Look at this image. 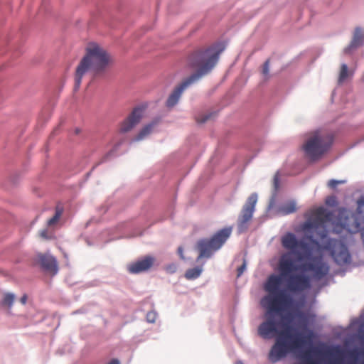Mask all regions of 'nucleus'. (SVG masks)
<instances>
[{
    "label": "nucleus",
    "instance_id": "7",
    "mask_svg": "<svg viewBox=\"0 0 364 364\" xmlns=\"http://www.w3.org/2000/svg\"><path fill=\"white\" fill-rule=\"evenodd\" d=\"M282 245L284 248L296 255L299 260L309 259L311 256L309 245L303 240H297L291 232H287L282 237Z\"/></svg>",
    "mask_w": 364,
    "mask_h": 364
},
{
    "label": "nucleus",
    "instance_id": "24",
    "mask_svg": "<svg viewBox=\"0 0 364 364\" xmlns=\"http://www.w3.org/2000/svg\"><path fill=\"white\" fill-rule=\"evenodd\" d=\"M346 181H343V180L338 181V180L331 179L328 182V186L329 188L334 189L337 187L338 185L343 184Z\"/></svg>",
    "mask_w": 364,
    "mask_h": 364
},
{
    "label": "nucleus",
    "instance_id": "29",
    "mask_svg": "<svg viewBox=\"0 0 364 364\" xmlns=\"http://www.w3.org/2000/svg\"><path fill=\"white\" fill-rule=\"evenodd\" d=\"M210 117H211V114H206V115L203 116V118L198 119L197 122L198 123H204L206 121H208L210 118Z\"/></svg>",
    "mask_w": 364,
    "mask_h": 364
},
{
    "label": "nucleus",
    "instance_id": "30",
    "mask_svg": "<svg viewBox=\"0 0 364 364\" xmlns=\"http://www.w3.org/2000/svg\"><path fill=\"white\" fill-rule=\"evenodd\" d=\"M178 253L181 259H185L184 255H183V250L182 247H179L178 248Z\"/></svg>",
    "mask_w": 364,
    "mask_h": 364
},
{
    "label": "nucleus",
    "instance_id": "12",
    "mask_svg": "<svg viewBox=\"0 0 364 364\" xmlns=\"http://www.w3.org/2000/svg\"><path fill=\"white\" fill-rule=\"evenodd\" d=\"M90 73L93 74L92 68L87 64L84 58H82L76 67L74 76V90L75 91L80 88L82 79Z\"/></svg>",
    "mask_w": 364,
    "mask_h": 364
},
{
    "label": "nucleus",
    "instance_id": "9",
    "mask_svg": "<svg viewBox=\"0 0 364 364\" xmlns=\"http://www.w3.org/2000/svg\"><path fill=\"white\" fill-rule=\"evenodd\" d=\"M300 268L305 272H311L314 278L318 280L323 279L329 272L328 265L321 258H315L311 262L304 263Z\"/></svg>",
    "mask_w": 364,
    "mask_h": 364
},
{
    "label": "nucleus",
    "instance_id": "19",
    "mask_svg": "<svg viewBox=\"0 0 364 364\" xmlns=\"http://www.w3.org/2000/svg\"><path fill=\"white\" fill-rule=\"evenodd\" d=\"M63 210L60 208H57L55 210V215L50 218L47 222V225L48 228L52 227L55 225L59 220L61 215H62Z\"/></svg>",
    "mask_w": 364,
    "mask_h": 364
},
{
    "label": "nucleus",
    "instance_id": "37",
    "mask_svg": "<svg viewBox=\"0 0 364 364\" xmlns=\"http://www.w3.org/2000/svg\"><path fill=\"white\" fill-rule=\"evenodd\" d=\"M235 364H243V363H242V361H240V360H239V361H237V362L235 363Z\"/></svg>",
    "mask_w": 364,
    "mask_h": 364
},
{
    "label": "nucleus",
    "instance_id": "33",
    "mask_svg": "<svg viewBox=\"0 0 364 364\" xmlns=\"http://www.w3.org/2000/svg\"><path fill=\"white\" fill-rule=\"evenodd\" d=\"M176 269V267L175 264L170 265L167 267V269H169L171 272H174Z\"/></svg>",
    "mask_w": 364,
    "mask_h": 364
},
{
    "label": "nucleus",
    "instance_id": "13",
    "mask_svg": "<svg viewBox=\"0 0 364 364\" xmlns=\"http://www.w3.org/2000/svg\"><path fill=\"white\" fill-rule=\"evenodd\" d=\"M39 262L41 267L47 272L55 274L58 272V264L56 259L47 255H41L38 257Z\"/></svg>",
    "mask_w": 364,
    "mask_h": 364
},
{
    "label": "nucleus",
    "instance_id": "23",
    "mask_svg": "<svg viewBox=\"0 0 364 364\" xmlns=\"http://www.w3.org/2000/svg\"><path fill=\"white\" fill-rule=\"evenodd\" d=\"M351 221H352V216L346 217V220L342 224V226L343 227V228L346 229L348 231H349L350 232L352 233L353 231H352V223H351Z\"/></svg>",
    "mask_w": 364,
    "mask_h": 364
},
{
    "label": "nucleus",
    "instance_id": "28",
    "mask_svg": "<svg viewBox=\"0 0 364 364\" xmlns=\"http://www.w3.org/2000/svg\"><path fill=\"white\" fill-rule=\"evenodd\" d=\"M279 173L277 172L274 176V188L277 190L279 187Z\"/></svg>",
    "mask_w": 364,
    "mask_h": 364
},
{
    "label": "nucleus",
    "instance_id": "4",
    "mask_svg": "<svg viewBox=\"0 0 364 364\" xmlns=\"http://www.w3.org/2000/svg\"><path fill=\"white\" fill-rule=\"evenodd\" d=\"M332 143L333 138L330 134L316 131L311 134L302 148L306 156L315 161L328 151Z\"/></svg>",
    "mask_w": 364,
    "mask_h": 364
},
{
    "label": "nucleus",
    "instance_id": "36",
    "mask_svg": "<svg viewBox=\"0 0 364 364\" xmlns=\"http://www.w3.org/2000/svg\"><path fill=\"white\" fill-rule=\"evenodd\" d=\"M361 236H362L363 240L364 241V230L361 232Z\"/></svg>",
    "mask_w": 364,
    "mask_h": 364
},
{
    "label": "nucleus",
    "instance_id": "15",
    "mask_svg": "<svg viewBox=\"0 0 364 364\" xmlns=\"http://www.w3.org/2000/svg\"><path fill=\"white\" fill-rule=\"evenodd\" d=\"M296 202L294 200H289L282 204L278 208V213L281 215H287L296 212Z\"/></svg>",
    "mask_w": 364,
    "mask_h": 364
},
{
    "label": "nucleus",
    "instance_id": "31",
    "mask_svg": "<svg viewBox=\"0 0 364 364\" xmlns=\"http://www.w3.org/2000/svg\"><path fill=\"white\" fill-rule=\"evenodd\" d=\"M107 364H120V362L118 359H112Z\"/></svg>",
    "mask_w": 364,
    "mask_h": 364
},
{
    "label": "nucleus",
    "instance_id": "10",
    "mask_svg": "<svg viewBox=\"0 0 364 364\" xmlns=\"http://www.w3.org/2000/svg\"><path fill=\"white\" fill-rule=\"evenodd\" d=\"M143 109L140 107L134 108L130 114L120 124L119 131L125 134L131 131L141 120Z\"/></svg>",
    "mask_w": 364,
    "mask_h": 364
},
{
    "label": "nucleus",
    "instance_id": "35",
    "mask_svg": "<svg viewBox=\"0 0 364 364\" xmlns=\"http://www.w3.org/2000/svg\"><path fill=\"white\" fill-rule=\"evenodd\" d=\"M358 230H359V224H358V223L355 222V230H353V232H358Z\"/></svg>",
    "mask_w": 364,
    "mask_h": 364
},
{
    "label": "nucleus",
    "instance_id": "5",
    "mask_svg": "<svg viewBox=\"0 0 364 364\" xmlns=\"http://www.w3.org/2000/svg\"><path fill=\"white\" fill-rule=\"evenodd\" d=\"M232 232V228H225L218 231L210 239L199 240L196 245L198 252L196 261L203 258H209L213 253L220 249L229 238Z\"/></svg>",
    "mask_w": 364,
    "mask_h": 364
},
{
    "label": "nucleus",
    "instance_id": "3",
    "mask_svg": "<svg viewBox=\"0 0 364 364\" xmlns=\"http://www.w3.org/2000/svg\"><path fill=\"white\" fill-rule=\"evenodd\" d=\"M222 49L214 46L199 49L192 53L187 58V65L196 72L177 86L166 100V106L173 107L178 102L183 92L194 82L208 74L216 65Z\"/></svg>",
    "mask_w": 364,
    "mask_h": 364
},
{
    "label": "nucleus",
    "instance_id": "18",
    "mask_svg": "<svg viewBox=\"0 0 364 364\" xmlns=\"http://www.w3.org/2000/svg\"><path fill=\"white\" fill-rule=\"evenodd\" d=\"M154 125L155 123H151L145 126L137 134V136L135 138V140L139 141L145 138L146 136H148L151 132Z\"/></svg>",
    "mask_w": 364,
    "mask_h": 364
},
{
    "label": "nucleus",
    "instance_id": "16",
    "mask_svg": "<svg viewBox=\"0 0 364 364\" xmlns=\"http://www.w3.org/2000/svg\"><path fill=\"white\" fill-rule=\"evenodd\" d=\"M203 272V266L196 267L186 270L185 278L188 280H194L198 278Z\"/></svg>",
    "mask_w": 364,
    "mask_h": 364
},
{
    "label": "nucleus",
    "instance_id": "26",
    "mask_svg": "<svg viewBox=\"0 0 364 364\" xmlns=\"http://www.w3.org/2000/svg\"><path fill=\"white\" fill-rule=\"evenodd\" d=\"M245 269H246V261H245V259H244L242 264L240 267H239L237 269V277H240L243 274Z\"/></svg>",
    "mask_w": 364,
    "mask_h": 364
},
{
    "label": "nucleus",
    "instance_id": "25",
    "mask_svg": "<svg viewBox=\"0 0 364 364\" xmlns=\"http://www.w3.org/2000/svg\"><path fill=\"white\" fill-rule=\"evenodd\" d=\"M269 73V60H267L262 67V74L266 77H268Z\"/></svg>",
    "mask_w": 364,
    "mask_h": 364
},
{
    "label": "nucleus",
    "instance_id": "11",
    "mask_svg": "<svg viewBox=\"0 0 364 364\" xmlns=\"http://www.w3.org/2000/svg\"><path fill=\"white\" fill-rule=\"evenodd\" d=\"M154 257L146 256L141 259L129 264L127 266L128 272L131 274H139L149 270L154 264Z\"/></svg>",
    "mask_w": 364,
    "mask_h": 364
},
{
    "label": "nucleus",
    "instance_id": "14",
    "mask_svg": "<svg viewBox=\"0 0 364 364\" xmlns=\"http://www.w3.org/2000/svg\"><path fill=\"white\" fill-rule=\"evenodd\" d=\"M364 43V34L360 28H357L350 45L344 49L345 53H350L353 49L361 46Z\"/></svg>",
    "mask_w": 364,
    "mask_h": 364
},
{
    "label": "nucleus",
    "instance_id": "21",
    "mask_svg": "<svg viewBox=\"0 0 364 364\" xmlns=\"http://www.w3.org/2000/svg\"><path fill=\"white\" fill-rule=\"evenodd\" d=\"M40 236L45 240H52L54 238L53 232L50 230L49 228L41 230L39 232Z\"/></svg>",
    "mask_w": 364,
    "mask_h": 364
},
{
    "label": "nucleus",
    "instance_id": "34",
    "mask_svg": "<svg viewBox=\"0 0 364 364\" xmlns=\"http://www.w3.org/2000/svg\"><path fill=\"white\" fill-rule=\"evenodd\" d=\"M283 318L288 319L290 321L292 318L291 314L289 313L286 316H284Z\"/></svg>",
    "mask_w": 364,
    "mask_h": 364
},
{
    "label": "nucleus",
    "instance_id": "6",
    "mask_svg": "<svg viewBox=\"0 0 364 364\" xmlns=\"http://www.w3.org/2000/svg\"><path fill=\"white\" fill-rule=\"evenodd\" d=\"M92 68L93 75L102 72L110 63L112 59L107 50L97 43H90L85 48L83 58Z\"/></svg>",
    "mask_w": 364,
    "mask_h": 364
},
{
    "label": "nucleus",
    "instance_id": "32",
    "mask_svg": "<svg viewBox=\"0 0 364 364\" xmlns=\"http://www.w3.org/2000/svg\"><path fill=\"white\" fill-rule=\"evenodd\" d=\"M21 302L23 304H25L26 303V301H27V296L26 294H24L20 299Z\"/></svg>",
    "mask_w": 364,
    "mask_h": 364
},
{
    "label": "nucleus",
    "instance_id": "1",
    "mask_svg": "<svg viewBox=\"0 0 364 364\" xmlns=\"http://www.w3.org/2000/svg\"><path fill=\"white\" fill-rule=\"evenodd\" d=\"M279 267L280 274L270 275L264 284V289L269 294L261 301L262 306L267 309L264 314L265 321L258 327V334L263 338H271L277 335L269 353V359L272 363H276L289 353L296 352L309 344L314 337L311 331H308L304 336L293 333L294 329L287 324L284 325L283 330H277L274 314H280L291 309L294 303L290 294L284 290H279L282 279L287 278V289L291 292H302L311 287L309 277L303 274H291L297 268L290 254L287 253L281 257Z\"/></svg>",
    "mask_w": 364,
    "mask_h": 364
},
{
    "label": "nucleus",
    "instance_id": "2",
    "mask_svg": "<svg viewBox=\"0 0 364 364\" xmlns=\"http://www.w3.org/2000/svg\"><path fill=\"white\" fill-rule=\"evenodd\" d=\"M331 220V213L323 207L316 208L311 217L304 223L303 230L310 235L306 238L314 245L319 246L318 241L323 243V248L330 252L335 262L338 265L350 263L351 257L345 244L341 241L327 237V223Z\"/></svg>",
    "mask_w": 364,
    "mask_h": 364
},
{
    "label": "nucleus",
    "instance_id": "22",
    "mask_svg": "<svg viewBox=\"0 0 364 364\" xmlns=\"http://www.w3.org/2000/svg\"><path fill=\"white\" fill-rule=\"evenodd\" d=\"M14 299H15V296L13 294H9V293L6 294H5V296L4 297L3 304L4 306H6L9 308H10L13 304Z\"/></svg>",
    "mask_w": 364,
    "mask_h": 364
},
{
    "label": "nucleus",
    "instance_id": "27",
    "mask_svg": "<svg viewBox=\"0 0 364 364\" xmlns=\"http://www.w3.org/2000/svg\"><path fill=\"white\" fill-rule=\"evenodd\" d=\"M156 315L154 312H149L146 315V318L149 322L154 323L156 320Z\"/></svg>",
    "mask_w": 364,
    "mask_h": 364
},
{
    "label": "nucleus",
    "instance_id": "20",
    "mask_svg": "<svg viewBox=\"0 0 364 364\" xmlns=\"http://www.w3.org/2000/svg\"><path fill=\"white\" fill-rule=\"evenodd\" d=\"M348 66L346 64H342L339 74L338 82H343L348 77Z\"/></svg>",
    "mask_w": 364,
    "mask_h": 364
},
{
    "label": "nucleus",
    "instance_id": "8",
    "mask_svg": "<svg viewBox=\"0 0 364 364\" xmlns=\"http://www.w3.org/2000/svg\"><path fill=\"white\" fill-rule=\"evenodd\" d=\"M257 202V195L256 193H252L243 205L238 218V228L240 231H244L247 229V224L252 218Z\"/></svg>",
    "mask_w": 364,
    "mask_h": 364
},
{
    "label": "nucleus",
    "instance_id": "17",
    "mask_svg": "<svg viewBox=\"0 0 364 364\" xmlns=\"http://www.w3.org/2000/svg\"><path fill=\"white\" fill-rule=\"evenodd\" d=\"M324 354L328 356L336 357V359L334 360L330 361L329 364H343L341 363V360L340 359L342 353L338 348L336 347L333 349L328 350L324 353Z\"/></svg>",
    "mask_w": 364,
    "mask_h": 364
}]
</instances>
